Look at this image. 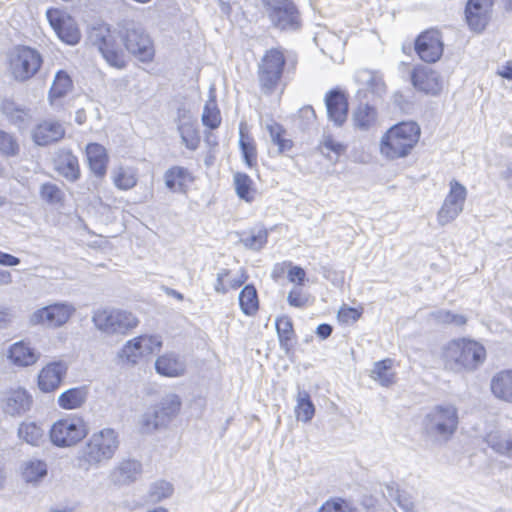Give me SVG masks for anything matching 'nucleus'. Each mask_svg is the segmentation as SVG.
Masks as SVG:
<instances>
[{"label":"nucleus","mask_w":512,"mask_h":512,"mask_svg":"<svg viewBox=\"0 0 512 512\" xmlns=\"http://www.w3.org/2000/svg\"><path fill=\"white\" fill-rule=\"evenodd\" d=\"M444 50L441 34L438 30H427L421 33L415 41V51L419 58L427 63L437 62Z\"/></svg>","instance_id":"obj_12"},{"label":"nucleus","mask_w":512,"mask_h":512,"mask_svg":"<svg viewBox=\"0 0 512 512\" xmlns=\"http://www.w3.org/2000/svg\"><path fill=\"white\" fill-rule=\"evenodd\" d=\"M87 433L88 427L84 419L77 415H69L52 424L49 437L54 446L68 448L84 439Z\"/></svg>","instance_id":"obj_8"},{"label":"nucleus","mask_w":512,"mask_h":512,"mask_svg":"<svg viewBox=\"0 0 512 512\" xmlns=\"http://www.w3.org/2000/svg\"><path fill=\"white\" fill-rule=\"evenodd\" d=\"M75 310L68 302H56L33 311L28 317V323L30 326L57 329L69 321Z\"/></svg>","instance_id":"obj_9"},{"label":"nucleus","mask_w":512,"mask_h":512,"mask_svg":"<svg viewBox=\"0 0 512 512\" xmlns=\"http://www.w3.org/2000/svg\"><path fill=\"white\" fill-rule=\"evenodd\" d=\"M383 495L395 501L404 512H418L412 496L407 491L400 490L395 482L384 485Z\"/></svg>","instance_id":"obj_31"},{"label":"nucleus","mask_w":512,"mask_h":512,"mask_svg":"<svg viewBox=\"0 0 512 512\" xmlns=\"http://www.w3.org/2000/svg\"><path fill=\"white\" fill-rule=\"evenodd\" d=\"M112 181L118 189L129 190L136 186L138 179L133 169L119 167L113 170Z\"/></svg>","instance_id":"obj_43"},{"label":"nucleus","mask_w":512,"mask_h":512,"mask_svg":"<svg viewBox=\"0 0 512 512\" xmlns=\"http://www.w3.org/2000/svg\"><path fill=\"white\" fill-rule=\"evenodd\" d=\"M143 357L145 356L136 337L128 340L117 352L119 362L130 366L138 364L140 359Z\"/></svg>","instance_id":"obj_34"},{"label":"nucleus","mask_w":512,"mask_h":512,"mask_svg":"<svg viewBox=\"0 0 512 512\" xmlns=\"http://www.w3.org/2000/svg\"><path fill=\"white\" fill-rule=\"evenodd\" d=\"M230 275V270L221 268L216 275V282L214 290L218 294H226L228 292V286L225 283V279Z\"/></svg>","instance_id":"obj_58"},{"label":"nucleus","mask_w":512,"mask_h":512,"mask_svg":"<svg viewBox=\"0 0 512 512\" xmlns=\"http://www.w3.org/2000/svg\"><path fill=\"white\" fill-rule=\"evenodd\" d=\"M233 183L236 194L240 199L245 200L246 202H251L253 200V181L247 174L236 172L233 176Z\"/></svg>","instance_id":"obj_45"},{"label":"nucleus","mask_w":512,"mask_h":512,"mask_svg":"<svg viewBox=\"0 0 512 512\" xmlns=\"http://www.w3.org/2000/svg\"><path fill=\"white\" fill-rule=\"evenodd\" d=\"M239 146L244 163L249 168H253L257 164V150L254 140L243 131L240 127L239 131Z\"/></svg>","instance_id":"obj_42"},{"label":"nucleus","mask_w":512,"mask_h":512,"mask_svg":"<svg viewBox=\"0 0 512 512\" xmlns=\"http://www.w3.org/2000/svg\"><path fill=\"white\" fill-rule=\"evenodd\" d=\"M19 149L15 138L5 131L0 130V153L6 156H14Z\"/></svg>","instance_id":"obj_53"},{"label":"nucleus","mask_w":512,"mask_h":512,"mask_svg":"<svg viewBox=\"0 0 512 512\" xmlns=\"http://www.w3.org/2000/svg\"><path fill=\"white\" fill-rule=\"evenodd\" d=\"M318 512H351L347 503L343 500L340 501H327L324 503Z\"/></svg>","instance_id":"obj_59"},{"label":"nucleus","mask_w":512,"mask_h":512,"mask_svg":"<svg viewBox=\"0 0 512 512\" xmlns=\"http://www.w3.org/2000/svg\"><path fill=\"white\" fill-rule=\"evenodd\" d=\"M202 122L203 125L210 129H216L220 125L221 116L214 100L208 101L205 104L202 113Z\"/></svg>","instance_id":"obj_48"},{"label":"nucleus","mask_w":512,"mask_h":512,"mask_svg":"<svg viewBox=\"0 0 512 512\" xmlns=\"http://www.w3.org/2000/svg\"><path fill=\"white\" fill-rule=\"evenodd\" d=\"M68 366L63 361L51 362L41 369L38 375V387L42 392L56 390L66 375Z\"/></svg>","instance_id":"obj_18"},{"label":"nucleus","mask_w":512,"mask_h":512,"mask_svg":"<svg viewBox=\"0 0 512 512\" xmlns=\"http://www.w3.org/2000/svg\"><path fill=\"white\" fill-rule=\"evenodd\" d=\"M47 19L57 36L69 45H75L80 41V31L75 21L59 9H48Z\"/></svg>","instance_id":"obj_13"},{"label":"nucleus","mask_w":512,"mask_h":512,"mask_svg":"<svg viewBox=\"0 0 512 512\" xmlns=\"http://www.w3.org/2000/svg\"><path fill=\"white\" fill-rule=\"evenodd\" d=\"M64 134L65 130L58 121L46 120L35 127L32 136L37 145L45 146L59 141Z\"/></svg>","instance_id":"obj_22"},{"label":"nucleus","mask_w":512,"mask_h":512,"mask_svg":"<svg viewBox=\"0 0 512 512\" xmlns=\"http://www.w3.org/2000/svg\"><path fill=\"white\" fill-rule=\"evenodd\" d=\"M20 264V259L14 255H11L9 253L0 251V265L2 266H17Z\"/></svg>","instance_id":"obj_64"},{"label":"nucleus","mask_w":512,"mask_h":512,"mask_svg":"<svg viewBox=\"0 0 512 512\" xmlns=\"http://www.w3.org/2000/svg\"><path fill=\"white\" fill-rule=\"evenodd\" d=\"M9 71L18 82L33 78L43 64V57L35 48L18 45L8 55Z\"/></svg>","instance_id":"obj_7"},{"label":"nucleus","mask_w":512,"mask_h":512,"mask_svg":"<svg viewBox=\"0 0 512 512\" xmlns=\"http://www.w3.org/2000/svg\"><path fill=\"white\" fill-rule=\"evenodd\" d=\"M136 339L141 345L144 356H148L158 352L162 347V339L157 335H140Z\"/></svg>","instance_id":"obj_51"},{"label":"nucleus","mask_w":512,"mask_h":512,"mask_svg":"<svg viewBox=\"0 0 512 512\" xmlns=\"http://www.w3.org/2000/svg\"><path fill=\"white\" fill-rule=\"evenodd\" d=\"M492 0H469L465 8V17L469 27L481 32L488 23Z\"/></svg>","instance_id":"obj_19"},{"label":"nucleus","mask_w":512,"mask_h":512,"mask_svg":"<svg viewBox=\"0 0 512 512\" xmlns=\"http://www.w3.org/2000/svg\"><path fill=\"white\" fill-rule=\"evenodd\" d=\"M166 187L172 192H185L193 178L189 171L180 166H174L168 169L164 174Z\"/></svg>","instance_id":"obj_28"},{"label":"nucleus","mask_w":512,"mask_h":512,"mask_svg":"<svg viewBox=\"0 0 512 512\" xmlns=\"http://www.w3.org/2000/svg\"><path fill=\"white\" fill-rule=\"evenodd\" d=\"M87 398L85 387L70 388L58 396V405L66 410L79 408Z\"/></svg>","instance_id":"obj_35"},{"label":"nucleus","mask_w":512,"mask_h":512,"mask_svg":"<svg viewBox=\"0 0 512 512\" xmlns=\"http://www.w3.org/2000/svg\"><path fill=\"white\" fill-rule=\"evenodd\" d=\"M306 273L303 268L299 266H293L288 271V279L290 282L302 285L305 280Z\"/></svg>","instance_id":"obj_63"},{"label":"nucleus","mask_w":512,"mask_h":512,"mask_svg":"<svg viewBox=\"0 0 512 512\" xmlns=\"http://www.w3.org/2000/svg\"><path fill=\"white\" fill-rule=\"evenodd\" d=\"M285 65V57L281 50H268L259 64L258 79L261 90L265 94L272 93L279 84Z\"/></svg>","instance_id":"obj_10"},{"label":"nucleus","mask_w":512,"mask_h":512,"mask_svg":"<svg viewBox=\"0 0 512 512\" xmlns=\"http://www.w3.org/2000/svg\"><path fill=\"white\" fill-rule=\"evenodd\" d=\"M445 368L461 372L473 370L481 365L486 358L485 348L478 342L467 339L453 340L443 350Z\"/></svg>","instance_id":"obj_3"},{"label":"nucleus","mask_w":512,"mask_h":512,"mask_svg":"<svg viewBox=\"0 0 512 512\" xmlns=\"http://www.w3.org/2000/svg\"><path fill=\"white\" fill-rule=\"evenodd\" d=\"M411 82L415 89L427 95L437 96L443 90L440 73L424 65H418L412 70Z\"/></svg>","instance_id":"obj_15"},{"label":"nucleus","mask_w":512,"mask_h":512,"mask_svg":"<svg viewBox=\"0 0 512 512\" xmlns=\"http://www.w3.org/2000/svg\"><path fill=\"white\" fill-rule=\"evenodd\" d=\"M510 440L511 439L501 438L496 435H489L487 442L489 446L497 453L508 455Z\"/></svg>","instance_id":"obj_56"},{"label":"nucleus","mask_w":512,"mask_h":512,"mask_svg":"<svg viewBox=\"0 0 512 512\" xmlns=\"http://www.w3.org/2000/svg\"><path fill=\"white\" fill-rule=\"evenodd\" d=\"M92 322L98 331L107 336H125L139 324L133 313L117 308L95 310Z\"/></svg>","instance_id":"obj_6"},{"label":"nucleus","mask_w":512,"mask_h":512,"mask_svg":"<svg viewBox=\"0 0 512 512\" xmlns=\"http://www.w3.org/2000/svg\"><path fill=\"white\" fill-rule=\"evenodd\" d=\"M268 238V232L265 229H260L257 233L249 235L242 239L245 247L260 250L266 244Z\"/></svg>","instance_id":"obj_55"},{"label":"nucleus","mask_w":512,"mask_h":512,"mask_svg":"<svg viewBox=\"0 0 512 512\" xmlns=\"http://www.w3.org/2000/svg\"><path fill=\"white\" fill-rule=\"evenodd\" d=\"M1 109L4 115L19 128L26 126V120L28 118V112L18 107L14 102L5 100L1 105Z\"/></svg>","instance_id":"obj_44"},{"label":"nucleus","mask_w":512,"mask_h":512,"mask_svg":"<svg viewBox=\"0 0 512 512\" xmlns=\"http://www.w3.org/2000/svg\"><path fill=\"white\" fill-rule=\"evenodd\" d=\"M276 331L281 347L288 348L294 336L292 321L288 316L278 317L275 321Z\"/></svg>","instance_id":"obj_46"},{"label":"nucleus","mask_w":512,"mask_h":512,"mask_svg":"<svg viewBox=\"0 0 512 512\" xmlns=\"http://www.w3.org/2000/svg\"><path fill=\"white\" fill-rule=\"evenodd\" d=\"M267 129L269 131L271 141L278 146L280 153L288 151L292 148V141L283 137L285 131L281 125L273 123L268 125Z\"/></svg>","instance_id":"obj_47"},{"label":"nucleus","mask_w":512,"mask_h":512,"mask_svg":"<svg viewBox=\"0 0 512 512\" xmlns=\"http://www.w3.org/2000/svg\"><path fill=\"white\" fill-rule=\"evenodd\" d=\"M177 130L182 143L189 150H196L200 143V137L191 115L185 110H178Z\"/></svg>","instance_id":"obj_21"},{"label":"nucleus","mask_w":512,"mask_h":512,"mask_svg":"<svg viewBox=\"0 0 512 512\" xmlns=\"http://www.w3.org/2000/svg\"><path fill=\"white\" fill-rule=\"evenodd\" d=\"M41 197L50 204L59 203L63 193L60 188L52 183H44L40 189Z\"/></svg>","instance_id":"obj_54"},{"label":"nucleus","mask_w":512,"mask_h":512,"mask_svg":"<svg viewBox=\"0 0 512 512\" xmlns=\"http://www.w3.org/2000/svg\"><path fill=\"white\" fill-rule=\"evenodd\" d=\"M325 105L330 121L342 126L348 116V99L340 89H332L325 95Z\"/></svg>","instance_id":"obj_17"},{"label":"nucleus","mask_w":512,"mask_h":512,"mask_svg":"<svg viewBox=\"0 0 512 512\" xmlns=\"http://www.w3.org/2000/svg\"><path fill=\"white\" fill-rule=\"evenodd\" d=\"M449 188V192L437 213V221L441 226L447 225L460 215L468 194L466 187L455 179L450 181Z\"/></svg>","instance_id":"obj_11"},{"label":"nucleus","mask_w":512,"mask_h":512,"mask_svg":"<svg viewBox=\"0 0 512 512\" xmlns=\"http://www.w3.org/2000/svg\"><path fill=\"white\" fill-rule=\"evenodd\" d=\"M173 493V486L167 481H157L149 489V498L151 502H160L170 497Z\"/></svg>","instance_id":"obj_50"},{"label":"nucleus","mask_w":512,"mask_h":512,"mask_svg":"<svg viewBox=\"0 0 512 512\" xmlns=\"http://www.w3.org/2000/svg\"><path fill=\"white\" fill-rule=\"evenodd\" d=\"M6 357L13 366L25 368L34 365L39 360L40 353L29 343L20 340L9 346Z\"/></svg>","instance_id":"obj_20"},{"label":"nucleus","mask_w":512,"mask_h":512,"mask_svg":"<svg viewBox=\"0 0 512 512\" xmlns=\"http://www.w3.org/2000/svg\"><path fill=\"white\" fill-rule=\"evenodd\" d=\"M376 109L368 104L359 105L353 113V122L356 128L366 131L376 124Z\"/></svg>","instance_id":"obj_36"},{"label":"nucleus","mask_w":512,"mask_h":512,"mask_svg":"<svg viewBox=\"0 0 512 512\" xmlns=\"http://www.w3.org/2000/svg\"><path fill=\"white\" fill-rule=\"evenodd\" d=\"M316 40H323L324 46L321 47V51L328 55L333 61L342 59V50L345 46V42L335 34L326 33L317 37Z\"/></svg>","instance_id":"obj_38"},{"label":"nucleus","mask_w":512,"mask_h":512,"mask_svg":"<svg viewBox=\"0 0 512 512\" xmlns=\"http://www.w3.org/2000/svg\"><path fill=\"white\" fill-rule=\"evenodd\" d=\"M490 387L496 398L512 404V369L496 373L491 379Z\"/></svg>","instance_id":"obj_24"},{"label":"nucleus","mask_w":512,"mask_h":512,"mask_svg":"<svg viewBox=\"0 0 512 512\" xmlns=\"http://www.w3.org/2000/svg\"><path fill=\"white\" fill-rule=\"evenodd\" d=\"M416 122H401L391 127L381 139V154L391 160L408 156L420 138Z\"/></svg>","instance_id":"obj_4"},{"label":"nucleus","mask_w":512,"mask_h":512,"mask_svg":"<svg viewBox=\"0 0 512 512\" xmlns=\"http://www.w3.org/2000/svg\"><path fill=\"white\" fill-rule=\"evenodd\" d=\"M89 41L101 53L105 61L114 68L126 66L125 55L118 38L125 49L141 62H151L155 49L151 37L144 28L133 21L119 25V31H112L107 24H97L89 31Z\"/></svg>","instance_id":"obj_1"},{"label":"nucleus","mask_w":512,"mask_h":512,"mask_svg":"<svg viewBox=\"0 0 512 512\" xmlns=\"http://www.w3.org/2000/svg\"><path fill=\"white\" fill-rule=\"evenodd\" d=\"M73 88V82L68 73L64 70L56 72L52 85L49 90L48 100L52 106L60 104L64 98Z\"/></svg>","instance_id":"obj_25"},{"label":"nucleus","mask_w":512,"mask_h":512,"mask_svg":"<svg viewBox=\"0 0 512 512\" xmlns=\"http://www.w3.org/2000/svg\"><path fill=\"white\" fill-rule=\"evenodd\" d=\"M180 399L177 395L171 394L164 397L157 406L170 422L180 410Z\"/></svg>","instance_id":"obj_49"},{"label":"nucleus","mask_w":512,"mask_h":512,"mask_svg":"<svg viewBox=\"0 0 512 512\" xmlns=\"http://www.w3.org/2000/svg\"><path fill=\"white\" fill-rule=\"evenodd\" d=\"M86 155L91 171L98 177L106 174L108 157L106 149L98 143H90L86 147Z\"/></svg>","instance_id":"obj_27"},{"label":"nucleus","mask_w":512,"mask_h":512,"mask_svg":"<svg viewBox=\"0 0 512 512\" xmlns=\"http://www.w3.org/2000/svg\"><path fill=\"white\" fill-rule=\"evenodd\" d=\"M31 406V395L20 387L6 391L1 400L3 412L12 417L22 416L31 409Z\"/></svg>","instance_id":"obj_16"},{"label":"nucleus","mask_w":512,"mask_h":512,"mask_svg":"<svg viewBox=\"0 0 512 512\" xmlns=\"http://www.w3.org/2000/svg\"><path fill=\"white\" fill-rule=\"evenodd\" d=\"M142 473V465L133 459H124L113 471V478L119 484H130Z\"/></svg>","instance_id":"obj_29"},{"label":"nucleus","mask_w":512,"mask_h":512,"mask_svg":"<svg viewBox=\"0 0 512 512\" xmlns=\"http://www.w3.org/2000/svg\"><path fill=\"white\" fill-rule=\"evenodd\" d=\"M287 301L289 305L293 307L302 308L306 306L308 302V297L306 294L303 293L301 288L296 287L289 292L287 296Z\"/></svg>","instance_id":"obj_57"},{"label":"nucleus","mask_w":512,"mask_h":512,"mask_svg":"<svg viewBox=\"0 0 512 512\" xmlns=\"http://www.w3.org/2000/svg\"><path fill=\"white\" fill-rule=\"evenodd\" d=\"M322 148L340 154L345 150V146L335 141L331 136H325L322 143Z\"/></svg>","instance_id":"obj_60"},{"label":"nucleus","mask_w":512,"mask_h":512,"mask_svg":"<svg viewBox=\"0 0 512 512\" xmlns=\"http://www.w3.org/2000/svg\"><path fill=\"white\" fill-rule=\"evenodd\" d=\"M168 423V419L157 405L147 410L141 419L142 429L147 433L164 427Z\"/></svg>","instance_id":"obj_39"},{"label":"nucleus","mask_w":512,"mask_h":512,"mask_svg":"<svg viewBox=\"0 0 512 512\" xmlns=\"http://www.w3.org/2000/svg\"><path fill=\"white\" fill-rule=\"evenodd\" d=\"M20 472L25 483L37 486L47 476L48 466L44 460L32 458L21 464Z\"/></svg>","instance_id":"obj_23"},{"label":"nucleus","mask_w":512,"mask_h":512,"mask_svg":"<svg viewBox=\"0 0 512 512\" xmlns=\"http://www.w3.org/2000/svg\"><path fill=\"white\" fill-rule=\"evenodd\" d=\"M17 435L20 440L35 447L42 445L45 440L44 429L41 425L33 421L20 423Z\"/></svg>","instance_id":"obj_32"},{"label":"nucleus","mask_w":512,"mask_h":512,"mask_svg":"<svg viewBox=\"0 0 512 512\" xmlns=\"http://www.w3.org/2000/svg\"><path fill=\"white\" fill-rule=\"evenodd\" d=\"M57 171L68 181H76L80 176L77 157L71 153L62 155L57 162Z\"/></svg>","instance_id":"obj_37"},{"label":"nucleus","mask_w":512,"mask_h":512,"mask_svg":"<svg viewBox=\"0 0 512 512\" xmlns=\"http://www.w3.org/2000/svg\"><path fill=\"white\" fill-rule=\"evenodd\" d=\"M296 401L295 413L297 419L305 423L311 421L315 414V406L309 393L305 390H299Z\"/></svg>","instance_id":"obj_41"},{"label":"nucleus","mask_w":512,"mask_h":512,"mask_svg":"<svg viewBox=\"0 0 512 512\" xmlns=\"http://www.w3.org/2000/svg\"><path fill=\"white\" fill-rule=\"evenodd\" d=\"M155 370L166 377H178L185 371V363L174 353H166L155 361Z\"/></svg>","instance_id":"obj_26"},{"label":"nucleus","mask_w":512,"mask_h":512,"mask_svg":"<svg viewBox=\"0 0 512 512\" xmlns=\"http://www.w3.org/2000/svg\"><path fill=\"white\" fill-rule=\"evenodd\" d=\"M239 305L245 315H253L259 308L258 295L255 287L251 284L245 285L239 294Z\"/></svg>","instance_id":"obj_40"},{"label":"nucleus","mask_w":512,"mask_h":512,"mask_svg":"<svg viewBox=\"0 0 512 512\" xmlns=\"http://www.w3.org/2000/svg\"><path fill=\"white\" fill-rule=\"evenodd\" d=\"M458 424V409L450 403L434 406L423 421L427 435L445 442L455 434Z\"/></svg>","instance_id":"obj_5"},{"label":"nucleus","mask_w":512,"mask_h":512,"mask_svg":"<svg viewBox=\"0 0 512 512\" xmlns=\"http://www.w3.org/2000/svg\"><path fill=\"white\" fill-rule=\"evenodd\" d=\"M14 319L13 310L7 306H0V329L8 328Z\"/></svg>","instance_id":"obj_61"},{"label":"nucleus","mask_w":512,"mask_h":512,"mask_svg":"<svg viewBox=\"0 0 512 512\" xmlns=\"http://www.w3.org/2000/svg\"><path fill=\"white\" fill-rule=\"evenodd\" d=\"M119 446V434L113 428L96 431L78 449L75 457L77 467L83 471L98 469L115 456Z\"/></svg>","instance_id":"obj_2"},{"label":"nucleus","mask_w":512,"mask_h":512,"mask_svg":"<svg viewBox=\"0 0 512 512\" xmlns=\"http://www.w3.org/2000/svg\"><path fill=\"white\" fill-rule=\"evenodd\" d=\"M431 316L438 322L443 324H453L455 326H462L466 323V317L462 314H454L447 310H438L431 314Z\"/></svg>","instance_id":"obj_52"},{"label":"nucleus","mask_w":512,"mask_h":512,"mask_svg":"<svg viewBox=\"0 0 512 512\" xmlns=\"http://www.w3.org/2000/svg\"><path fill=\"white\" fill-rule=\"evenodd\" d=\"M360 316H361V312H359L355 308L342 307L339 310V317L345 322H349V321L355 322L360 318Z\"/></svg>","instance_id":"obj_62"},{"label":"nucleus","mask_w":512,"mask_h":512,"mask_svg":"<svg viewBox=\"0 0 512 512\" xmlns=\"http://www.w3.org/2000/svg\"><path fill=\"white\" fill-rule=\"evenodd\" d=\"M269 17L279 29H297L298 11L290 0H268Z\"/></svg>","instance_id":"obj_14"},{"label":"nucleus","mask_w":512,"mask_h":512,"mask_svg":"<svg viewBox=\"0 0 512 512\" xmlns=\"http://www.w3.org/2000/svg\"><path fill=\"white\" fill-rule=\"evenodd\" d=\"M355 80L360 85H364L367 89L377 95L382 96L386 92V85L383 76L378 71L361 69L355 73Z\"/></svg>","instance_id":"obj_30"},{"label":"nucleus","mask_w":512,"mask_h":512,"mask_svg":"<svg viewBox=\"0 0 512 512\" xmlns=\"http://www.w3.org/2000/svg\"><path fill=\"white\" fill-rule=\"evenodd\" d=\"M393 360L390 358L374 363L370 377L381 386L388 387L395 382V373L392 369Z\"/></svg>","instance_id":"obj_33"}]
</instances>
